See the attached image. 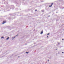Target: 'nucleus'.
Returning a JSON list of instances; mask_svg holds the SVG:
<instances>
[{"label": "nucleus", "instance_id": "6", "mask_svg": "<svg viewBox=\"0 0 64 64\" xmlns=\"http://www.w3.org/2000/svg\"><path fill=\"white\" fill-rule=\"evenodd\" d=\"M26 53H27V54H28V52H26Z\"/></svg>", "mask_w": 64, "mask_h": 64}, {"label": "nucleus", "instance_id": "5", "mask_svg": "<svg viewBox=\"0 0 64 64\" xmlns=\"http://www.w3.org/2000/svg\"><path fill=\"white\" fill-rule=\"evenodd\" d=\"M2 39V38H4V37H2L1 38Z\"/></svg>", "mask_w": 64, "mask_h": 64}, {"label": "nucleus", "instance_id": "4", "mask_svg": "<svg viewBox=\"0 0 64 64\" xmlns=\"http://www.w3.org/2000/svg\"><path fill=\"white\" fill-rule=\"evenodd\" d=\"M8 39H9V37H8L6 39V40H8Z\"/></svg>", "mask_w": 64, "mask_h": 64}, {"label": "nucleus", "instance_id": "14", "mask_svg": "<svg viewBox=\"0 0 64 64\" xmlns=\"http://www.w3.org/2000/svg\"><path fill=\"white\" fill-rule=\"evenodd\" d=\"M14 38H15V37H14Z\"/></svg>", "mask_w": 64, "mask_h": 64}, {"label": "nucleus", "instance_id": "2", "mask_svg": "<svg viewBox=\"0 0 64 64\" xmlns=\"http://www.w3.org/2000/svg\"><path fill=\"white\" fill-rule=\"evenodd\" d=\"M53 4H54L53 3H52L50 6H49V7H52V5H53Z\"/></svg>", "mask_w": 64, "mask_h": 64}, {"label": "nucleus", "instance_id": "9", "mask_svg": "<svg viewBox=\"0 0 64 64\" xmlns=\"http://www.w3.org/2000/svg\"><path fill=\"white\" fill-rule=\"evenodd\" d=\"M62 40H64V39H62Z\"/></svg>", "mask_w": 64, "mask_h": 64}, {"label": "nucleus", "instance_id": "13", "mask_svg": "<svg viewBox=\"0 0 64 64\" xmlns=\"http://www.w3.org/2000/svg\"><path fill=\"white\" fill-rule=\"evenodd\" d=\"M18 36V35H17L16 36Z\"/></svg>", "mask_w": 64, "mask_h": 64}, {"label": "nucleus", "instance_id": "7", "mask_svg": "<svg viewBox=\"0 0 64 64\" xmlns=\"http://www.w3.org/2000/svg\"><path fill=\"white\" fill-rule=\"evenodd\" d=\"M35 11H37V10H35Z\"/></svg>", "mask_w": 64, "mask_h": 64}, {"label": "nucleus", "instance_id": "3", "mask_svg": "<svg viewBox=\"0 0 64 64\" xmlns=\"http://www.w3.org/2000/svg\"><path fill=\"white\" fill-rule=\"evenodd\" d=\"M43 34V31H42V32L40 33V34Z\"/></svg>", "mask_w": 64, "mask_h": 64}, {"label": "nucleus", "instance_id": "8", "mask_svg": "<svg viewBox=\"0 0 64 64\" xmlns=\"http://www.w3.org/2000/svg\"><path fill=\"white\" fill-rule=\"evenodd\" d=\"M49 33H48V34H47V35H49Z\"/></svg>", "mask_w": 64, "mask_h": 64}, {"label": "nucleus", "instance_id": "11", "mask_svg": "<svg viewBox=\"0 0 64 64\" xmlns=\"http://www.w3.org/2000/svg\"><path fill=\"white\" fill-rule=\"evenodd\" d=\"M48 36H47V38H48Z\"/></svg>", "mask_w": 64, "mask_h": 64}, {"label": "nucleus", "instance_id": "10", "mask_svg": "<svg viewBox=\"0 0 64 64\" xmlns=\"http://www.w3.org/2000/svg\"><path fill=\"white\" fill-rule=\"evenodd\" d=\"M62 53H64V52H62Z\"/></svg>", "mask_w": 64, "mask_h": 64}, {"label": "nucleus", "instance_id": "15", "mask_svg": "<svg viewBox=\"0 0 64 64\" xmlns=\"http://www.w3.org/2000/svg\"><path fill=\"white\" fill-rule=\"evenodd\" d=\"M18 57H19V56H18Z\"/></svg>", "mask_w": 64, "mask_h": 64}, {"label": "nucleus", "instance_id": "1", "mask_svg": "<svg viewBox=\"0 0 64 64\" xmlns=\"http://www.w3.org/2000/svg\"><path fill=\"white\" fill-rule=\"evenodd\" d=\"M6 22V21L4 20L3 21V22L2 23V24H5Z\"/></svg>", "mask_w": 64, "mask_h": 64}, {"label": "nucleus", "instance_id": "12", "mask_svg": "<svg viewBox=\"0 0 64 64\" xmlns=\"http://www.w3.org/2000/svg\"><path fill=\"white\" fill-rule=\"evenodd\" d=\"M48 61H49V60H48Z\"/></svg>", "mask_w": 64, "mask_h": 64}]
</instances>
